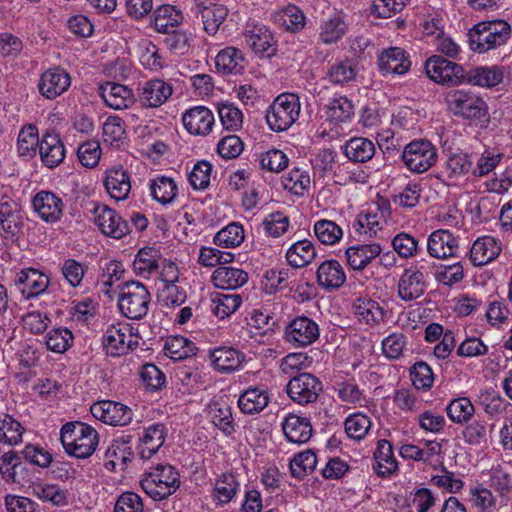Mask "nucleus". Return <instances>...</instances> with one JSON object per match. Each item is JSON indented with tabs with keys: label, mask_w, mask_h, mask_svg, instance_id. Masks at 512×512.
Here are the masks:
<instances>
[{
	"label": "nucleus",
	"mask_w": 512,
	"mask_h": 512,
	"mask_svg": "<svg viewBox=\"0 0 512 512\" xmlns=\"http://www.w3.org/2000/svg\"><path fill=\"white\" fill-rule=\"evenodd\" d=\"M140 485L150 498L160 501L179 489L180 475L178 470L170 464H157L143 474Z\"/></svg>",
	"instance_id": "f03ea898"
},
{
	"label": "nucleus",
	"mask_w": 512,
	"mask_h": 512,
	"mask_svg": "<svg viewBox=\"0 0 512 512\" xmlns=\"http://www.w3.org/2000/svg\"><path fill=\"white\" fill-rule=\"evenodd\" d=\"M248 325L254 328L258 334L270 335L279 328V321L270 312L254 309L250 313Z\"/></svg>",
	"instance_id": "338daca9"
},
{
	"label": "nucleus",
	"mask_w": 512,
	"mask_h": 512,
	"mask_svg": "<svg viewBox=\"0 0 512 512\" xmlns=\"http://www.w3.org/2000/svg\"><path fill=\"white\" fill-rule=\"evenodd\" d=\"M24 217L20 206L9 197L0 200V236L5 243H15L23 232Z\"/></svg>",
	"instance_id": "9d476101"
},
{
	"label": "nucleus",
	"mask_w": 512,
	"mask_h": 512,
	"mask_svg": "<svg viewBox=\"0 0 512 512\" xmlns=\"http://www.w3.org/2000/svg\"><path fill=\"white\" fill-rule=\"evenodd\" d=\"M65 147L60 135L55 131L47 130L40 141L39 155L47 168L58 167L65 158Z\"/></svg>",
	"instance_id": "6ab92c4d"
},
{
	"label": "nucleus",
	"mask_w": 512,
	"mask_h": 512,
	"mask_svg": "<svg viewBox=\"0 0 512 512\" xmlns=\"http://www.w3.org/2000/svg\"><path fill=\"white\" fill-rule=\"evenodd\" d=\"M319 335L320 329L314 320L298 316L286 325L284 339L295 347H306L314 343Z\"/></svg>",
	"instance_id": "f8f14e48"
},
{
	"label": "nucleus",
	"mask_w": 512,
	"mask_h": 512,
	"mask_svg": "<svg viewBox=\"0 0 512 512\" xmlns=\"http://www.w3.org/2000/svg\"><path fill=\"white\" fill-rule=\"evenodd\" d=\"M374 461L373 470L382 478L389 477L398 470V462L393 453V446L386 439L378 441L374 452Z\"/></svg>",
	"instance_id": "72a5a7b5"
},
{
	"label": "nucleus",
	"mask_w": 512,
	"mask_h": 512,
	"mask_svg": "<svg viewBox=\"0 0 512 512\" xmlns=\"http://www.w3.org/2000/svg\"><path fill=\"white\" fill-rule=\"evenodd\" d=\"M212 281L215 288H241L248 281V273L239 268L218 267Z\"/></svg>",
	"instance_id": "79ce46f5"
},
{
	"label": "nucleus",
	"mask_w": 512,
	"mask_h": 512,
	"mask_svg": "<svg viewBox=\"0 0 512 512\" xmlns=\"http://www.w3.org/2000/svg\"><path fill=\"white\" fill-rule=\"evenodd\" d=\"M90 411L96 419L111 426H126L133 419V411L130 407L110 400L94 403Z\"/></svg>",
	"instance_id": "ddd939ff"
},
{
	"label": "nucleus",
	"mask_w": 512,
	"mask_h": 512,
	"mask_svg": "<svg viewBox=\"0 0 512 512\" xmlns=\"http://www.w3.org/2000/svg\"><path fill=\"white\" fill-rule=\"evenodd\" d=\"M240 490L239 474L225 471L217 474L211 483L210 498L216 508H223L236 500Z\"/></svg>",
	"instance_id": "9b49d317"
},
{
	"label": "nucleus",
	"mask_w": 512,
	"mask_h": 512,
	"mask_svg": "<svg viewBox=\"0 0 512 512\" xmlns=\"http://www.w3.org/2000/svg\"><path fill=\"white\" fill-rule=\"evenodd\" d=\"M132 436L114 439L104 454V467L110 472L124 471L134 457L131 446Z\"/></svg>",
	"instance_id": "2eb2a0df"
},
{
	"label": "nucleus",
	"mask_w": 512,
	"mask_h": 512,
	"mask_svg": "<svg viewBox=\"0 0 512 512\" xmlns=\"http://www.w3.org/2000/svg\"><path fill=\"white\" fill-rule=\"evenodd\" d=\"M159 259V250L149 246L143 247L137 252L135 256L133 261V270L136 275L148 278L151 273L158 269Z\"/></svg>",
	"instance_id": "c03bdc74"
},
{
	"label": "nucleus",
	"mask_w": 512,
	"mask_h": 512,
	"mask_svg": "<svg viewBox=\"0 0 512 512\" xmlns=\"http://www.w3.org/2000/svg\"><path fill=\"white\" fill-rule=\"evenodd\" d=\"M245 41L255 54L262 58H270L277 51L274 36L265 26H255L252 30L247 31Z\"/></svg>",
	"instance_id": "c85d7f7f"
},
{
	"label": "nucleus",
	"mask_w": 512,
	"mask_h": 512,
	"mask_svg": "<svg viewBox=\"0 0 512 512\" xmlns=\"http://www.w3.org/2000/svg\"><path fill=\"white\" fill-rule=\"evenodd\" d=\"M92 213L94 222L101 232L115 239H121L129 233V225L113 209L104 204H95Z\"/></svg>",
	"instance_id": "4468645a"
},
{
	"label": "nucleus",
	"mask_w": 512,
	"mask_h": 512,
	"mask_svg": "<svg viewBox=\"0 0 512 512\" xmlns=\"http://www.w3.org/2000/svg\"><path fill=\"white\" fill-rule=\"evenodd\" d=\"M274 20L287 31L293 33L301 31L306 24V17L303 11L293 4H289L276 12Z\"/></svg>",
	"instance_id": "de8ad7c7"
},
{
	"label": "nucleus",
	"mask_w": 512,
	"mask_h": 512,
	"mask_svg": "<svg viewBox=\"0 0 512 512\" xmlns=\"http://www.w3.org/2000/svg\"><path fill=\"white\" fill-rule=\"evenodd\" d=\"M426 75L435 83L453 87L465 83V69L441 55H433L425 62Z\"/></svg>",
	"instance_id": "6e6552de"
},
{
	"label": "nucleus",
	"mask_w": 512,
	"mask_h": 512,
	"mask_svg": "<svg viewBox=\"0 0 512 512\" xmlns=\"http://www.w3.org/2000/svg\"><path fill=\"white\" fill-rule=\"evenodd\" d=\"M346 24L339 14L334 13L321 25L320 39L325 44L338 41L345 33Z\"/></svg>",
	"instance_id": "69168bd1"
},
{
	"label": "nucleus",
	"mask_w": 512,
	"mask_h": 512,
	"mask_svg": "<svg viewBox=\"0 0 512 512\" xmlns=\"http://www.w3.org/2000/svg\"><path fill=\"white\" fill-rule=\"evenodd\" d=\"M490 490L498 494L501 504H505L512 491V476L501 468H494L489 479Z\"/></svg>",
	"instance_id": "0e129e2a"
},
{
	"label": "nucleus",
	"mask_w": 512,
	"mask_h": 512,
	"mask_svg": "<svg viewBox=\"0 0 512 512\" xmlns=\"http://www.w3.org/2000/svg\"><path fill=\"white\" fill-rule=\"evenodd\" d=\"M71 84L70 75L61 68L45 71L39 81V92L48 99H54L64 93Z\"/></svg>",
	"instance_id": "bb28decb"
},
{
	"label": "nucleus",
	"mask_w": 512,
	"mask_h": 512,
	"mask_svg": "<svg viewBox=\"0 0 512 512\" xmlns=\"http://www.w3.org/2000/svg\"><path fill=\"white\" fill-rule=\"evenodd\" d=\"M446 413L453 423L465 424L472 420L475 407L468 397H458L447 404Z\"/></svg>",
	"instance_id": "3c124183"
},
{
	"label": "nucleus",
	"mask_w": 512,
	"mask_h": 512,
	"mask_svg": "<svg viewBox=\"0 0 512 512\" xmlns=\"http://www.w3.org/2000/svg\"><path fill=\"white\" fill-rule=\"evenodd\" d=\"M173 86L162 79L146 81L139 93V101L144 107L157 108L163 105L172 95Z\"/></svg>",
	"instance_id": "393cba45"
},
{
	"label": "nucleus",
	"mask_w": 512,
	"mask_h": 512,
	"mask_svg": "<svg viewBox=\"0 0 512 512\" xmlns=\"http://www.w3.org/2000/svg\"><path fill=\"white\" fill-rule=\"evenodd\" d=\"M375 151L374 143L363 137L350 139L344 147L346 157L356 163L367 162L374 156Z\"/></svg>",
	"instance_id": "49530a36"
},
{
	"label": "nucleus",
	"mask_w": 512,
	"mask_h": 512,
	"mask_svg": "<svg viewBox=\"0 0 512 512\" xmlns=\"http://www.w3.org/2000/svg\"><path fill=\"white\" fill-rule=\"evenodd\" d=\"M182 122L190 134L207 135L214 124V116L208 108L196 106L183 114Z\"/></svg>",
	"instance_id": "2f4dec72"
},
{
	"label": "nucleus",
	"mask_w": 512,
	"mask_h": 512,
	"mask_svg": "<svg viewBox=\"0 0 512 512\" xmlns=\"http://www.w3.org/2000/svg\"><path fill=\"white\" fill-rule=\"evenodd\" d=\"M282 430L286 439L294 444L307 443L313 432L312 424L307 417L288 414L282 422Z\"/></svg>",
	"instance_id": "473e14b6"
},
{
	"label": "nucleus",
	"mask_w": 512,
	"mask_h": 512,
	"mask_svg": "<svg viewBox=\"0 0 512 512\" xmlns=\"http://www.w3.org/2000/svg\"><path fill=\"white\" fill-rule=\"evenodd\" d=\"M149 290H138L120 295L118 307L128 319L139 320L147 315L150 304Z\"/></svg>",
	"instance_id": "a211bd4d"
},
{
	"label": "nucleus",
	"mask_w": 512,
	"mask_h": 512,
	"mask_svg": "<svg viewBox=\"0 0 512 512\" xmlns=\"http://www.w3.org/2000/svg\"><path fill=\"white\" fill-rule=\"evenodd\" d=\"M99 91L105 104L115 110L128 108L135 101L132 89L123 84L106 82Z\"/></svg>",
	"instance_id": "c756f323"
},
{
	"label": "nucleus",
	"mask_w": 512,
	"mask_h": 512,
	"mask_svg": "<svg viewBox=\"0 0 512 512\" xmlns=\"http://www.w3.org/2000/svg\"><path fill=\"white\" fill-rule=\"evenodd\" d=\"M242 298L238 294L214 293L212 311L219 319H225L241 306Z\"/></svg>",
	"instance_id": "864d4df0"
},
{
	"label": "nucleus",
	"mask_w": 512,
	"mask_h": 512,
	"mask_svg": "<svg viewBox=\"0 0 512 512\" xmlns=\"http://www.w3.org/2000/svg\"><path fill=\"white\" fill-rule=\"evenodd\" d=\"M244 238L243 226L233 222L216 233L214 243L219 247L233 248L239 246Z\"/></svg>",
	"instance_id": "4d7b16f0"
},
{
	"label": "nucleus",
	"mask_w": 512,
	"mask_h": 512,
	"mask_svg": "<svg viewBox=\"0 0 512 512\" xmlns=\"http://www.w3.org/2000/svg\"><path fill=\"white\" fill-rule=\"evenodd\" d=\"M142 385L150 392L161 390L166 383L165 374L152 363H146L139 370Z\"/></svg>",
	"instance_id": "bf43d9fd"
},
{
	"label": "nucleus",
	"mask_w": 512,
	"mask_h": 512,
	"mask_svg": "<svg viewBox=\"0 0 512 512\" xmlns=\"http://www.w3.org/2000/svg\"><path fill=\"white\" fill-rule=\"evenodd\" d=\"M183 13L173 5L164 4L156 8L151 18V25L158 33H168L182 24Z\"/></svg>",
	"instance_id": "f704fd0d"
},
{
	"label": "nucleus",
	"mask_w": 512,
	"mask_h": 512,
	"mask_svg": "<svg viewBox=\"0 0 512 512\" xmlns=\"http://www.w3.org/2000/svg\"><path fill=\"white\" fill-rule=\"evenodd\" d=\"M271 394L265 385H251L243 389L238 397V408L245 415L261 413L270 403Z\"/></svg>",
	"instance_id": "dca6fc26"
},
{
	"label": "nucleus",
	"mask_w": 512,
	"mask_h": 512,
	"mask_svg": "<svg viewBox=\"0 0 512 512\" xmlns=\"http://www.w3.org/2000/svg\"><path fill=\"white\" fill-rule=\"evenodd\" d=\"M317 462V456L311 450L295 455L289 465L292 476L303 479L315 470Z\"/></svg>",
	"instance_id": "e2e57ef3"
},
{
	"label": "nucleus",
	"mask_w": 512,
	"mask_h": 512,
	"mask_svg": "<svg viewBox=\"0 0 512 512\" xmlns=\"http://www.w3.org/2000/svg\"><path fill=\"white\" fill-rule=\"evenodd\" d=\"M150 192L158 203L168 205L178 195V186L173 178L161 175L151 180Z\"/></svg>",
	"instance_id": "37998d69"
},
{
	"label": "nucleus",
	"mask_w": 512,
	"mask_h": 512,
	"mask_svg": "<svg viewBox=\"0 0 512 512\" xmlns=\"http://www.w3.org/2000/svg\"><path fill=\"white\" fill-rule=\"evenodd\" d=\"M356 63L353 59L345 58L332 64L327 72L328 80L333 84H343L355 79Z\"/></svg>",
	"instance_id": "5fc2aeb1"
},
{
	"label": "nucleus",
	"mask_w": 512,
	"mask_h": 512,
	"mask_svg": "<svg viewBox=\"0 0 512 512\" xmlns=\"http://www.w3.org/2000/svg\"><path fill=\"white\" fill-rule=\"evenodd\" d=\"M382 249L377 243L362 244L351 246L346 249L345 255L347 263L353 271L365 270V268L375 259Z\"/></svg>",
	"instance_id": "58836bf2"
},
{
	"label": "nucleus",
	"mask_w": 512,
	"mask_h": 512,
	"mask_svg": "<svg viewBox=\"0 0 512 512\" xmlns=\"http://www.w3.org/2000/svg\"><path fill=\"white\" fill-rule=\"evenodd\" d=\"M32 203L35 212L46 222H57L63 214V200L53 192H38L34 196Z\"/></svg>",
	"instance_id": "b1692460"
},
{
	"label": "nucleus",
	"mask_w": 512,
	"mask_h": 512,
	"mask_svg": "<svg viewBox=\"0 0 512 512\" xmlns=\"http://www.w3.org/2000/svg\"><path fill=\"white\" fill-rule=\"evenodd\" d=\"M285 391L291 401L306 407L318 401L323 392V383L314 374L301 372L290 377Z\"/></svg>",
	"instance_id": "39448f33"
},
{
	"label": "nucleus",
	"mask_w": 512,
	"mask_h": 512,
	"mask_svg": "<svg viewBox=\"0 0 512 512\" xmlns=\"http://www.w3.org/2000/svg\"><path fill=\"white\" fill-rule=\"evenodd\" d=\"M208 416L215 427L226 436L236 431L231 406L225 401H211L207 407Z\"/></svg>",
	"instance_id": "e433bc0d"
},
{
	"label": "nucleus",
	"mask_w": 512,
	"mask_h": 512,
	"mask_svg": "<svg viewBox=\"0 0 512 512\" xmlns=\"http://www.w3.org/2000/svg\"><path fill=\"white\" fill-rule=\"evenodd\" d=\"M167 437V429L162 423H153L145 428L137 444V453L143 460L151 459L163 446Z\"/></svg>",
	"instance_id": "aec40b11"
},
{
	"label": "nucleus",
	"mask_w": 512,
	"mask_h": 512,
	"mask_svg": "<svg viewBox=\"0 0 512 512\" xmlns=\"http://www.w3.org/2000/svg\"><path fill=\"white\" fill-rule=\"evenodd\" d=\"M60 440L69 456L87 459L96 451L99 435L91 425L81 421H71L61 427Z\"/></svg>",
	"instance_id": "f257e3e1"
},
{
	"label": "nucleus",
	"mask_w": 512,
	"mask_h": 512,
	"mask_svg": "<svg viewBox=\"0 0 512 512\" xmlns=\"http://www.w3.org/2000/svg\"><path fill=\"white\" fill-rule=\"evenodd\" d=\"M24 427L13 416L0 413V443L15 446L22 442Z\"/></svg>",
	"instance_id": "8fccbe9b"
},
{
	"label": "nucleus",
	"mask_w": 512,
	"mask_h": 512,
	"mask_svg": "<svg viewBox=\"0 0 512 512\" xmlns=\"http://www.w3.org/2000/svg\"><path fill=\"white\" fill-rule=\"evenodd\" d=\"M73 342L72 332L63 327L51 329L45 337L47 349L55 353L66 352L73 345Z\"/></svg>",
	"instance_id": "6e6d98bb"
},
{
	"label": "nucleus",
	"mask_w": 512,
	"mask_h": 512,
	"mask_svg": "<svg viewBox=\"0 0 512 512\" xmlns=\"http://www.w3.org/2000/svg\"><path fill=\"white\" fill-rule=\"evenodd\" d=\"M445 100L448 110L463 119H481L486 116L487 107L482 98L467 90H450Z\"/></svg>",
	"instance_id": "0eeeda50"
},
{
	"label": "nucleus",
	"mask_w": 512,
	"mask_h": 512,
	"mask_svg": "<svg viewBox=\"0 0 512 512\" xmlns=\"http://www.w3.org/2000/svg\"><path fill=\"white\" fill-rule=\"evenodd\" d=\"M501 252V247L491 236H482L474 241L470 249V261L475 266H483L494 260Z\"/></svg>",
	"instance_id": "ea45409f"
},
{
	"label": "nucleus",
	"mask_w": 512,
	"mask_h": 512,
	"mask_svg": "<svg viewBox=\"0 0 512 512\" xmlns=\"http://www.w3.org/2000/svg\"><path fill=\"white\" fill-rule=\"evenodd\" d=\"M38 129L33 124L25 125L19 132L17 150L18 154L24 158H32L40 147Z\"/></svg>",
	"instance_id": "603ef678"
},
{
	"label": "nucleus",
	"mask_w": 512,
	"mask_h": 512,
	"mask_svg": "<svg viewBox=\"0 0 512 512\" xmlns=\"http://www.w3.org/2000/svg\"><path fill=\"white\" fill-rule=\"evenodd\" d=\"M247 61L243 52L236 47H226L218 52L215 57V66L222 74L243 73Z\"/></svg>",
	"instance_id": "c9c22d12"
},
{
	"label": "nucleus",
	"mask_w": 512,
	"mask_h": 512,
	"mask_svg": "<svg viewBox=\"0 0 512 512\" xmlns=\"http://www.w3.org/2000/svg\"><path fill=\"white\" fill-rule=\"evenodd\" d=\"M22 455L15 450L0 454V477L7 484L22 485L27 476V468Z\"/></svg>",
	"instance_id": "5701e85b"
},
{
	"label": "nucleus",
	"mask_w": 512,
	"mask_h": 512,
	"mask_svg": "<svg viewBox=\"0 0 512 512\" xmlns=\"http://www.w3.org/2000/svg\"><path fill=\"white\" fill-rule=\"evenodd\" d=\"M197 347L189 339L181 335L167 337L164 344V353L173 360H183L195 355Z\"/></svg>",
	"instance_id": "09e8293b"
},
{
	"label": "nucleus",
	"mask_w": 512,
	"mask_h": 512,
	"mask_svg": "<svg viewBox=\"0 0 512 512\" xmlns=\"http://www.w3.org/2000/svg\"><path fill=\"white\" fill-rule=\"evenodd\" d=\"M462 430V439L469 446H487L493 431V424H489L485 418H476L465 423Z\"/></svg>",
	"instance_id": "4c0bfd02"
},
{
	"label": "nucleus",
	"mask_w": 512,
	"mask_h": 512,
	"mask_svg": "<svg viewBox=\"0 0 512 512\" xmlns=\"http://www.w3.org/2000/svg\"><path fill=\"white\" fill-rule=\"evenodd\" d=\"M316 257V250L310 240L304 239L294 243L286 253V259L292 267L301 268L310 264Z\"/></svg>",
	"instance_id": "a18cd8bd"
},
{
	"label": "nucleus",
	"mask_w": 512,
	"mask_h": 512,
	"mask_svg": "<svg viewBox=\"0 0 512 512\" xmlns=\"http://www.w3.org/2000/svg\"><path fill=\"white\" fill-rule=\"evenodd\" d=\"M33 494L53 506L61 507L68 503L67 493L56 484H37L33 487Z\"/></svg>",
	"instance_id": "052dcab7"
},
{
	"label": "nucleus",
	"mask_w": 512,
	"mask_h": 512,
	"mask_svg": "<svg viewBox=\"0 0 512 512\" xmlns=\"http://www.w3.org/2000/svg\"><path fill=\"white\" fill-rule=\"evenodd\" d=\"M504 67L478 66L465 70V83L483 88H493L503 81Z\"/></svg>",
	"instance_id": "7c9ffc66"
},
{
	"label": "nucleus",
	"mask_w": 512,
	"mask_h": 512,
	"mask_svg": "<svg viewBox=\"0 0 512 512\" xmlns=\"http://www.w3.org/2000/svg\"><path fill=\"white\" fill-rule=\"evenodd\" d=\"M378 69L382 75H403L411 67L409 55L401 47L384 49L377 59Z\"/></svg>",
	"instance_id": "f3484780"
},
{
	"label": "nucleus",
	"mask_w": 512,
	"mask_h": 512,
	"mask_svg": "<svg viewBox=\"0 0 512 512\" xmlns=\"http://www.w3.org/2000/svg\"><path fill=\"white\" fill-rule=\"evenodd\" d=\"M402 160L409 170L423 173L436 163L437 150L428 140H414L405 146Z\"/></svg>",
	"instance_id": "1a4fd4ad"
},
{
	"label": "nucleus",
	"mask_w": 512,
	"mask_h": 512,
	"mask_svg": "<svg viewBox=\"0 0 512 512\" xmlns=\"http://www.w3.org/2000/svg\"><path fill=\"white\" fill-rule=\"evenodd\" d=\"M299 99L295 94L279 95L266 112V121L270 129L276 132L287 130L298 119Z\"/></svg>",
	"instance_id": "423d86ee"
},
{
	"label": "nucleus",
	"mask_w": 512,
	"mask_h": 512,
	"mask_svg": "<svg viewBox=\"0 0 512 512\" xmlns=\"http://www.w3.org/2000/svg\"><path fill=\"white\" fill-rule=\"evenodd\" d=\"M210 360L216 371L232 373L242 367L245 354L231 346H219L211 350Z\"/></svg>",
	"instance_id": "a878e982"
},
{
	"label": "nucleus",
	"mask_w": 512,
	"mask_h": 512,
	"mask_svg": "<svg viewBox=\"0 0 512 512\" xmlns=\"http://www.w3.org/2000/svg\"><path fill=\"white\" fill-rule=\"evenodd\" d=\"M410 378L416 390L427 392L434 383L432 368L424 361L416 362L410 368Z\"/></svg>",
	"instance_id": "680f3d73"
},
{
	"label": "nucleus",
	"mask_w": 512,
	"mask_h": 512,
	"mask_svg": "<svg viewBox=\"0 0 512 512\" xmlns=\"http://www.w3.org/2000/svg\"><path fill=\"white\" fill-rule=\"evenodd\" d=\"M14 284L23 285L27 288H48L50 285L49 276L34 268H26L15 274Z\"/></svg>",
	"instance_id": "774afa93"
},
{
	"label": "nucleus",
	"mask_w": 512,
	"mask_h": 512,
	"mask_svg": "<svg viewBox=\"0 0 512 512\" xmlns=\"http://www.w3.org/2000/svg\"><path fill=\"white\" fill-rule=\"evenodd\" d=\"M139 335L129 324L117 323L107 327L102 337L105 353L111 357L128 354L139 346Z\"/></svg>",
	"instance_id": "20e7f679"
},
{
	"label": "nucleus",
	"mask_w": 512,
	"mask_h": 512,
	"mask_svg": "<svg viewBox=\"0 0 512 512\" xmlns=\"http://www.w3.org/2000/svg\"><path fill=\"white\" fill-rule=\"evenodd\" d=\"M478 399L484 411L490 416L504 413L508 406V402L492 388L481 390Z\"/></svg>",
	"instance_id": "13d9d810"
},
{
	"label": "nucleus",
	"mask_w": 512,
	"mask_h": 512,
	"mask_svg": "<svg viewBox=\"0 0 512 512\" xmlns=\"http://www.w3.org/2000/svg\"><path fill=\"white\" fill-rule=\"evenodd\" d=\"M196 13L201 16L205 32L215 35L228 16V8L213 0H201L196 4Z\"/></svg>",
	"instance_id": "4be33fe9"
},
{
	"label": "nucleus",
	"mask_w": 512,
	"mask_h": 512,
	"mask_svg": "<svg viewBox=\"0 0 512 512\" xmlns=\"http://www.w3.org/2000/svg\"><path fill=\"white\" fill-rule=\"evenodd\" d=\"M427 251L434 258L456 257L459 251L458 239L449 230H436L428 237Z\"/></svg>",
	"instance_id": "412c9836"
},
{
	"label": "nucleus",
	"mask_w": 512,
	"mask_h": 512,
	"mask_svg": "<svg viewBox=\"0 0 512 512\" xmlns=\"http://www.w3.org/2000/svg\"><path fill=\"white\" fill-rule=\"evenodd\" d=\"M104 186L110 197L116 201L127 199L131 190L129 172L123 166L108 169L105 173Z\"/></svg>",
	"instance_id": "cd10ccee"
},
{
	"label": "nucleus",
	"mask_w": 512,
	"mask_h": 512,
	"mask_svg": "<svg viewBox=\"0 0 512 512\" xmlns=\"http://www.w3.org/2000/svg\"><path fill=\"white\" fill-rule=\"evenodd\" d=\"M510 37V24L500 19L480 22L468 33L471 50L480 54L504 45Z\"/></svg>",
	"instance_id": "7ed1b4c3"
},
{
	"label": "nucleus",
	"mask_w": 512,
	"mask_h": 512,
	"mask_svg": "<svg viewBox=\"0 0 512 512\" xmlns=\"http://www.w3.org/2000/svg\"><path fill=\"white\" fill-rule=\"evenodd\" d=\"M317 281L322 288H341L346 281L343 267L337 260L322 262L316 272Z\"/></svg>",
	"instance_id": "a19ab883"
}]
</instances>
